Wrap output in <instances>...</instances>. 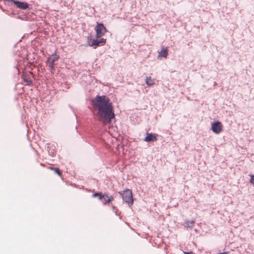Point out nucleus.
Masks as SVG:
<instances>
[{"label":"nucleus","mask_w":254,"mask_h":254,"mask_svg":"<svg viewBox=\"0 0 254 254\" xmlns=\"http://www.w3.org/2000/svg\"><path fill=\"white\" fill-rule=\"evenodd\" d=\"M46 63L47 64L49 65V67L51 68V72H53V70H55V63L52 62L51 61L47 59Z\"/></svg>","instance_id":"obj_14"},{"label":"nucleus","mask_w":254,"mask_h":254,"mask_svg":"<svg viewBox=\"0 0 254 254\" xmlns=\"http://www.w3.org/2000/svg\"><path fill=\"white\" fill-rule=\"evenodd\" d=\"M68 107H69V108H70L72 110V111H73V112L74 114L75 115V116H76V113H75V112H74V110H73V108L71 106V105H68Z\"/></svg>","instance_id":"obj_20"},{"label":"nucleus","mask_w":254,"mask_h":254,"mask_svg":"<svg viewBox=\"0 0 254 254\" xmlns=\"http://www.w3.org/2000/svg\"><path fill=\"white\" fill-rule=\"evenodd\" d=\"M211 129L215 134H219L223 130V125L219 121H215L211 124Z\"/></svg>","instance_id":"obj_5"},{"label":"nucleus","mask_w":254,"mask_h":254,"mask_svg":"<svg viewBox=\"0 0 254 254\" xmlns=\"http://www.w3.org/2000/svg\"><path fill=\"white\" fill-rule=\"evenodd\" d=\"M119 193L122 196L123 200L127 203L129 207H131L133 203V198L131 190L126 189L123 191H119Z\"/></svg>","instance_id":"obj_2"},{"label":"nucleus","mask_w":254,"mask_h":254,"mask_svg":"<svg viewBox=\"0 0 254 254\" xmlns=\"http://www.w3.org/2000/svg\"><path fill=\"white\" fill-rule=\"evenodd\" d=\"M146 84L148 86H151L154 84V79H152L150 76H146L145 79Z\"/></svg>","instance_id":"obj_15"},{"label":"nucleus","mask_w":254,"mask_h":254,"mask_svg":"<svg viewBox=\"0 0 254 254\" xmlns=\"http://www.w3.org/2000/svg\"><path fill=\"white\" fill-rule=\"evenodd\" d=\"M15 68H16V70H17L18 73H19V72H20L19 69L18 68H17V67H15Z\"/></svg>","instance_id":"obj_23"},{"label":"nucleus","mask_w":254,"mask_h":254,"mask_svg":"<svg viewBox=\"0 0 254 254\" xmlns=\"http://www.w3.org/2000/svg\"><path fill=\"white\" fill-rule=\"evenodd\" d=\"M159 56L162 57L166 58L168 54L167 48H163L159 53Z\"/></svg>","instance_id":"obj_11"},{"label":"nucleus","mask_w":254,"mask_h":254,"mask_svg":"<svg viewBox=\"0 0 254 254\" xmlns=\"http://www.w3.org/2000/svg\"><path fill=\"white\" fill-rule=\"evenodd\" d=\"M21 78L23 79L24 81L27 82V84H30L32 82V80L30 78V75H25L22 74L21 75Z\"/></svg>","instance_id":"obj_10"},{"label":"nucleus","mask_w":254,"mask_h":254,"mask_svg":"<svg viewBox=\"0 0 254 254\" xmlns=\"http://www.w3.org/2000/svg\"><path fill=\"white\" fill-rule=\"evenodd\" d=\"M113 200V197L112 195L108 197L105 196L104 198H103V200H102L104 204L107 203H109Z\"/></svg>","instance_id":"obj_13"},{"label":"nucleus","mask_w":254,"mask_h":254,"mask_svg":"<svg viewBox=\"0 0 254 254\" xmlns=\"http://www.w3.org/2000/svg\"><path fill=\"white\" fill-rule=\"evenodd\" d=\"M91 103L97 111V116L103 124H109L115 118L113 104L108 97L105 95H96L92 99Z\"/></svg>","instance_id":"obj_1"},{"label":"nucleus","mask_w":254,"mask_h":254,"mask_svg":"<svg viewBox=\"0 0 254 254\" xmlns=\"http://www.w3.org/2000/svg\"><path fill=\"white\" fill-rule=\"evenodd\" d=\"M92 196L93 197H96L98 196L99 199L103 200V198H104L105 196L108 197V195L106 193L103 194L101 192H96L92 195Z\"/></svg>","instance_id":"obj_9"},{"label":"nucleus","mask_w":254,"mask_h":254,"mask_svg":"<svg viewBox=\"0 0 254 254\" xmlns=\"http://www.w3.org/2000/svg\"><path fill=\"white\" fill-rule=\"evenodd\" d=\"M47 148L49 155L54 157L56 154L55 146L54 145L48 144Z\"/></svg>","instance_id":"obj_8"},{"label":"nucleus","mask_w":254,"mask_h":254,"mask_svg":"<svg viewBox=\"0 0 254 254\" xmlns=\"http://www.w3.org/2000/svg\"><path fill=\"white\" fill-rule=\"evenodd\" d=\"M95 30L96 31V38H99L104 36L105 33L108 31L103 23L98 22H97Z\"/></svg>","instance_id":"obj_4"},{"label":"nucleus","mask_w":254,"mask_h":254,"mask_svg":"<svg viewBox=\"0 0 254 254\" xmlns=\"http://www.w3.org/2000/svg\"><path fill=\"white\" fill-rule=\"evenodd\" d=\"M106 39L103 38L98 39L96 38L95 39H92L91 36H88V44L87 46L92 47L94 49L97 47L104 45L106 44Z\"/></svg>","instance_id":"obj_3"},{"label":"nucleus","mask_w":254,"mask_h":254,"mask_svg":"<svg viewBox=\"0 0 254 254\" xmlns=\"http://www.w3.org/2000/svg\"><path fill=\"white\" fill-rule=\"evenodd\" d=\"M229 252H223V253H218V254H228Z\"/></svg>","instance_id":"obj_22"},{"label":"nucleus","mask_w":254,"mask_h":254,"mask_svg":"<svg viewBox=\"0 0 254 254\" xmlns=\"http://www.w3.org/2000/svg\"><path fill=\"white\" fill-rule=\"evenodd\" d=\"M194 223V221L193 220H188L185 222L186 227H187L188 228H191L193 224Z\"/></svg>","instance_id":"obj_16"},{"label":"nucleus","mask_w":254,"mask_h":254,"mask_svg":"<svg viewBox=\"0 0 254 254\" xmlns=\"http://www.w3.org/2000/svg\"><path fill=\"white\" fill-rule=\"evenodd\" d=\"M51 169L54 170L55 173L58 174L59 176H62V171L61 170H60L59 168L51 167Z\"/></svg>","instance_id":"obj_17"},{"label":"nucleus","mask_w":254,"mask_h":254,"mask_svg":"<svg viewBox=\"0 0 254 254\" xmlns=\"http://www.w3.org/2000/svg\"><path fill=\"white\" fill-rule=\"evenodd\" d=\"M250 177L251 178L249 182L254 187V175H251Z\"/></svg>","instance_id":"obj_19"},{"label":"nucleus","mask_w":254,"mask_h":254,"mask_svg":"<svg viewBox=\"0 0 254 254\" xmlns=\"http://www.w3.org/2000/svg\"><path fill=\"white\" fill-rule=\"evenodd\" d=\"M0 8L3 11H4V10L3 9H2L1 6H0Z\"/></svg>","instance_id":"obj_25"},{"label":"nucleus","mask_w":254,"mask_h":254,"mask_svg":"<svg viewBox=\"0 0 254 254\" xmlns=\"http://www.w3.org/2000/svg\"><path fill=\"white\" fill-rule=\"evenodd\" d=\"M157 135V134L147 132L146 136L143 139V140L148 142H153L156 141Z\"/></svg>","instance_id":"obj_6"},{"label":"nucleus","mask_w":254,"mask_h":254,"mask_svg":"<svg viewBox=\"0 0 254 254\" xmlns=\"http://www.w3.org/2000/svg\"><path fill=\"white\" fill-rule=\"evenodd\" d=\"M14 5L15 6L16 8L22 10H26L29 8V4L26 1H20L16 0Z\"/></svg>","instance_id":"obj_7"},{"label":"nucleus","mask_w":254,"mask_h":254,"mask_svg":"<svg viewBox=\"0 0 254 254\" xmlns=\"http://www.w3.org/2000/svg\"><path fill=\"white\" fill-rule=\"evenodd\" d=\"M112 208L113 210H115V209H116V207L115 206H112Z\"/></svg>","instance_id":"obj_24"},{"label":"nucleus","mask_w":254,"mask_h":254,"mask_svg":"<svg viewBox=\"0 0 254 254\" xmlns=\"http://www.w3.org/2000/svg\"><path fill=\"white\" fill-rule=\"evenodd\" d=\"M184 254H193V253L192 252H184Z\"/></svg>","instance_id":"obj_21"},{"label":"nucleus","mask_w":254,"mask_h":254,"mask_svg":"<svg viewBox=\"0 0 254 254\" xmlns=\"http://www.w3.org/2000/svg\"><path fill=\"white\" fill-rule=\"evenodd\" d=\"M16 0H4L5 4L12 5L14 4Z\"/></svg>","instance_id":"obj_18"},{"label":"nucleus","mask_w":254,"mask_h":254,"mask_svg":"<svg viewBox=\"0 0 254 254\" xmlns=\"http://www.w3.org/2000/svg\"><path fill=\"white\" fill-rule=\"evenodd\" d=\"M59 56L57 55L56 53L52 54L50 57L48 58V59L52 61V62H55L58 61L59 59Z\"/></svg>","instance_id":"obj_12"}]
</instances>
